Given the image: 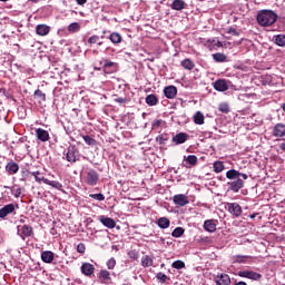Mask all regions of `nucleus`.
<instances>
[{"instance_id": "nucleus-3", "label": "nucleus", "mask_w": 285, "mask_h": 285, "mask_svg": "<svg viewBox=\"0 0 285 285\" xmlns=\"http://www.w3.org/2000/svg\"><path fill=\"white\" fill-rule=\"evenodd\" d=\"M99 181V174L95 169H89L86 174L85 184L88 186H97Z\"/></svg>"}, {"instance_id": "nucleus-16", "label": "nucleus", "mask_w": 285, "mask_h": 285, "mask_svg": "<svg viewBox=\"0 0 285 285\" xmlns=\"http://www.w3.org/2000/svg\"><path fill=\"white\" fill-rule=\"evenodd\" d=\"M36 135L40 141H48L50 139V134L46 129L38 128Z\"/></svg>"}, {"instance_id": "nucleus-18", "label": "nucleus", "mask_w": 285, "mask_h": 285, "mask_svg": "<svg viewBox=\"0 0 285 285\" xmlns=\"http://www.w3.org/2000/svg\"><path fill=\"white\" fill-rule=\"evenodd\" d=\"M187 140H188V135L184 132H179L173 137L174 144H177V145L186 144Z\"/></svg>"}, {"instance_id": "nucleus-29", "label": "nucleus", "mask_w": 285, "mask_h": 285, "mask_svg": "<svg viewBox=\"0 0 285 285\" xmlns=\"http://www.w3.org/2000/svg\"><path fill=\"white\" fill-rule=\"evenodd\" d=\"M227 179H239V171L230 169L226 173Z\"/></svg>"}, {"instance_id": "nucleus-10", "label": "nucleus", "mask_w": 285, "mask_h": 285, "mask_svg": "<svg viewBox=\"0 0 285 285\" xmlns=\"http://www.w3.org/2000/svg\"><path fill=\"white\" fill-rule=\"evenodd\" d=\"M228 185L230 186V190H233L234 193H239V190L244 188V180H242L240 178H236L234 181L228 183Z\"/></svg>"}, {"instance_id": "nucleus-6", "label": "nucleus", "mask_w": 285, "mask_h": 285, "mask_svg": "<svg viewBox=\"0 0 285 285\" xmlns=\"http://www.w3.org/2000/svg\"><path fill=\"white\" fill-rule=\"evenodd\" d=\"M14 213V204L6 205L0 209V219H6L8 215H12Z\"/></svg>"}, {"instance_id": "nucleus-20", "label": "nucleus", "mask_w": 285, "mask_h": 285, "mask_svg": "<svg viewBox=\"0 0 285 285\" xmlns=\"http://www.w3.org/2000/svg\"><path fill=\"white\" fill-rule=\"evenodd\" d=\"M41 259L45 262V264H51V262L55 259V254L50 250H46L41 254Z\"/></svg>"}, {"instance_id": "nucleus-15", "label": "nucleus", "mask_w": 285, "mask_h": 285, "mask_svg": "<svg viewBox=\"0 0 285 285\" xmlns=\"http://www.w3.org/2000/svg\"><path fill=\"white\" fill-rule=\"evenodd\" d=\"M36 32L39 37H46L50 35V28L47 24H38L36 27Z\"/></svg>"}, {"instance_id": "nucleus-50", "label": "nucleus", "mask_w": 285, "mask_h": 285, "mask_svg": "<svg viewBox=\"0 0 285 285\" xmlns=\"http://www.w3.org/2000/svg\"><path fill=\"white\" fill-rule=\"evenodd\" d=\"M229 35H235L237 37V35H239V32L237 31V29L230 28L229 29Z\"/></svg>"}, {"instance_id": "nucleus-14", "label": "nucleus", "mask_w": 285, "mask_h": 285, "mask_svg": "<svg viewBox=\"0 0 285 285\" xmlns=\"http://www.w3.org/2000/svg\"><path fill=\"white\" fill-rule=\"evenodd\" d=\"M81 273L87 277H90L95 273V266L90 263H83L81 266Z\"/></svg>"}, {"instance_id": "nucleus-43", "label": "nucleus", "mask_w": 285, "mask_h": 285, "mask_svg": "<svg viewBox=\"0 0 285 285\" xmlns=\"http://www.w3.org/2000/svg\"><path fill=\"white\" fill-rule=\"evenodd\" d=\"M100 278L101 279H110V272H108L106 269H101L100 271Z\"/></svg>"}, {"instance_id": "nucleus-58", "label": "nucleus", "mask_w": 285, "mask_h": 285, "mask_svg": "<svg viewBox=\"0 0 285 285\" xmlns=\"http://www.w3.org/2000/svg\"><path fill=\"white\" fill-rule=\"evenodd\" d=\"M283 110L285 111V104L282 106Z\"/></svg>"}, {"instance_id": "nucleus-48", "label": "nucleus", "mask_w": 285, "mask_h": 285, "mask_svg": "<svg viewBox=\"0 0 285 285\" xmlns=\"http://www.w3.org/2000/svg\"><path fill=\"white\" fill-rule=\"evenodd\" d=\"M157 279H159L160 282H166L167 276L164 273H158L157 274Z\"/></svg>"}, {"instance_id": "nucleus-35", "label": "nucleus", "mask_w": 285, "mask_h": 285, "mask_svg": "<svg viewBox=\"0 0 285 285\" xmlns=\"http://www.w3.org/2000/svg\"><path fill=\"white\" fill-rule=\"evenodd\" d=\"M173 268H176L177 271H181V268L186 267V264L183 261H175L171 264Z\"/></svg>"}, {"instance_id": "nucleus-28", "label": "nucleus", "mask_w": 285, "mask_h": 285, "mask_svg": "<svg viewBox=\"0 0 285 285\" xmlns=\"http://www.w3.org/2000/svg\"><path fill=\"white\" fill-rule=\"evenodd\" d=\"M157 101H158V99H157V96H155V95H148L146 97V104L148 106H157Z\"/></svg>"}, {"instance_id": "nucleus-39", "label": "nucleus", "mask_w": 285, "mask_h": 285, "mask_svg": "<svg viewBox=\"0 0 285 285\" xmlns=\"http://www.w3.org/2000/svg\"><path fill=\"white\" fill-rule=\"evenodd\" d=\"M89 197H91V199H96L97 202H104V199H106L104 194H90Z\"/></svg>"}, {"instance_id": "nucleus-45", "label": "nucleus", "mask_w": 285, "mask_h": 285, "mask_svg": "<svg viewBox=\"0 0 285 285\" xmlns=\"http://www.w3.org/2000/svg\"><path fill=\"white\" fill-rule=\"evenodd\" d=\"M99 41V36H91L88 39V43L92 45V43H97Z\"/></svg>"}, {"instance_id": "nucleus-57", "label": "nucleus", "mask_w": 285, "mask_h": 285, "mask_svg": "<svg viewBox=\"0 0 285 285\" xmlns=\"http://www.w3.org/2000/svg\"><path fill=\"white\" fill-rule=\"evenodd\" d=\"M33 3H38V1H41V0H31Z\"/></svg>"}, {"instance_id": "nucleus-52", "label": "nucleus", "mask_w": 285, "mask_h": 285, "mask_svg": "<svg viewBox=\"0 0 285 285\" xmlns=\"http://www.w3.org/2000/svg\"><path fill=\"white\" fill-rule=\"evenodd\" d=\"M115 101H117V104H126L125 98H116Z\"/></svg>"}, {"instance_id": "nucleus-8", "label": "nucleus", "mask_w": 285, "mask_h": 285, "mask_svg": "<svg viewBox=\"0 0 285 285\" xmlns=\"http://www.w3.org/2000/svg\"><path fill=\"white\" fill-rule=\"evenodd\" d=\"M214 88L218 92H226V90H228V82H226L224 79L216 80L214 82Z\"/></svg>"}, {"instance_id": "nucleus-24", "label": "nucleus", "mask_w": 285, "mask_h": 285, "mask_svg": "<svg viewBox=\"0 0 285 285\" xmlns=\"http://www.w3.org/2000/svg\"><path fill=\"white\" fill-rule=\"evenodd\" d=\"M181 66L185 70H193V68H195V62L190 59H185L181 61Z\"/></svg>"}, {"instance_id": "nucleus-25", "label": "nucleus", "mask_w": 285, "mask_h": 285, "mask_svg": "<svg viewBox=\"0 0 285 285\" xmlns=\"http://www.w3.org/2000/svg\"><path fill=\"white\" fill-rule=\"evenodd\" d=\"M141 266H144L145 268H148V267L153 266V258L148 255L142 256Z\"/></svg>"}, {"instance_id": "nucleus-46", "label": "nucleus", "mask_w": 285, "mask_h": 285, "mask_svg": "<svg viewBox=\"0 0 285 285\" xmlns=\"http://www.w3.org/2000/svg\"><path fill=\"white\" fill-rule=\"evenodd\" d=\"M11 195H14L16 197H21V188H13L11 190Z\"/></svg>"}, {"instance_id": "nucleus-36", "label": "nucleus", "mask_w": 285, "mask_h": 285, "mask_svg": "<svg viewBox=\"0 0 285 285\" xmlns=\"http://www.w3.org/2000/svg\"><path fill=\"white\" fill-rule=\"evenodd\" d=\"M35 97L39 99V101H46V94H43L40 89L35 91Z\"/></svg>"}, {"instance_id": "nucleus-4", "label": "nucleus", "mask_w": 285, "mask_h": 285, "mask_svg": "<svg viewBox=\"0 0 285 285\" xmlns=\"http://www.w3.org/2000/svg\"><path fill=\"white\" fill-rule=\"evenodd\" d=\"M239 277H246L247 279H262V274L253 271H242L238 272Z\"/></svg>"}, {"instance_id": "nucleus-32", "label": "nucleus", "mask_w": 285, "mask_h": 285, "mask_svg": "<svg viewBox=\"0 0 285 285\" xmlns=\"http://www.w3.org/2000/svg\"><path fill=\"white\" fill-rule=\"evenodd\" d=\"M213 59L217 61L218 63H224L226 61V55L224 53H214Z\"/></svg>"}, {"instance_id": "nucleus-44", "label": "nucleus", "mask_w": 285, "mask_h": 285, "mask_svg": "<svg viewBox=\"0 0 285 285\" xmlns=\"http://www.w3.org/2000/svg\"><path fill=\"white\" fill-rule=\"evenodd\" d=\"M229 107H228V104H226V102H223V104H220L219 105V111L220 112H229Z\"/></svg>"}, {"instance_id": "nucleus-9", "label": "nucleus", "mask_w": 285, "mask_h": 285, "mask_svg": "<svg viewBox=\"0 0 285 285\" xmlns=\"http://www.w3.org/2000/svg\"><path fill=\"white\" fill-rule=\"evenodd\" d=\"M216 285H230V276L228 274H218L215 278Z\"/></svg>"}, {"instance_id": "nucleus-41", "label": "nucleus", "mask_w": 285, "mask_h": 285, "mask_svg": "<svg viewBox=\"0 0 285 285\" xmlns=\"http://www.w3.org/2000/svg\"><path fill=\"white\" fill-rule=\"evenodd\" d=\"M22 233H23V235L29 237V235H32V227H30L28 225L22 226Z\"/></svg>"}, {"instance_id": "nucleus-13", "label": "nucleus", "mask_w": 285, "mask_h": 285, "mask_svg": "<svg viewBox=\"0 0 285 285\" xmlns=\"http://www.w3.org/2000/svg\"><path fill=\"white\" fill-rule=\"evenodd\" d=\"M253 257L248 255H236L233 257L234 264H248Z\"/></svg>"}, {"instance_id": "nucleus-2", "label": "nucleus", "mask_w": 285, "mask_h": 285, "mask_svg": "<svg viewBox=\"0 0 285 285\" xmlns=\"http://www.w3.org/2000/svg\"><path fill=\"white\" fill-rule=\"evenodd\" d=\"M31 175L32 177H35L38 184H41V181H43V184H47V186H52V188H56L57 190H61V188H63V185H61V183L59 181L49 180L48 178L40 177L39 175L41 174L39 171H33L31 173Z\"/></svg>"}, {"instance_id": "nucleus-34", "label": "nucleus", "mask_w": 285, "mask_h": 285, "mask_svg": "<svg viewBox=\"0 0 285 285\" xmlns=\"http://www.w3.org/2000/svg\"><path fill=\"white\" fill-rule=\"evenodd\" d=\"M186 161L189 166H196L197 165V156L189 155V156H187Z\"/></svg>"}, {"instance_id": "nucleus-7", "label": "nucleus", "mask_w": 285, "mask_h": 285, "mask_svg": "<svg viewBox=\"0 0 285 285\" xmlns=\"http://www.w3.org/2000/svg\"><path fill=\"white\" fill-rule=\"evenodd\" d=\"M173 200H174V204H176V206H186L189 204L188 197L184 194L175 195Z\"/></svg>"}, {"instance_id": "nucleus-49", "label": "nucleus", "mask_w": 285, "mask_h": 285, "mask_svg": "<svg viewBox=\"0 0 285 285\" xmlns=\"http://www.w3.org/2000/svg\"><path fill=\"white\" fill-rule=\"evenodd\" d=\"M112 66H115V62H112V61H106L105 62V69L106 68H112Z\"/></svg>"}, {"instance_id": "nucleus-56", "label": "nucleus", "mask_w": 285, "mask_h": 285, "mask_svg": "<svg viewBox=\"0 0 285 285\" xmlns=\"http://www.w3.org/2000/svg\"><path fill=\"white\" fill-rule=\"evenodd\" d=\"M236 285H246L244 282H238Z\"/></svg>"}, {"instance_id": "nucleus-37", "label": "nucleus", "mask_w": 285, "mask_h": 285, "mask_svg": "<svg viewBox=\"0 0 285 285\" xmlns=\"http://www.w3.org/2000/svg\"><path fill=\"white\" fill-rule=\"evenodd\" d=\"M214 170L216 173H222L224 170V163L222 161H215L214 163Z\"/></svg>"}, {"instance_id": "nucleus-38", "label": "nucleus", "mask_w": 285, "mask_h": 285, "mask_svg": "<svg viewBox=\"0 0 285 285\" xmlns=\"http://www.w3.org/2000/svg\"><path fill=\"white\" fill-rule=\"evenodd\" d=\"M184 235V228L177 227L173 230L171 236L173 237H181Z\"/></svg>"}, {"instance_id": "nucleus-12", "label": "nucleus", "mask_w": 285, "mask_h": 285, "mask_svg": "<svg viewBox=\"0 0 285 285\" xmlns=\"http://www.w3.org/2000/svg\"><path fill=\"white\" fill-rule=\"evenodd\" d=\"M164 95L167 99H175L177 97V87L168 86L164 89Z\"/></svg>"}, {"instance_id": "nucleus-19", "label": "nucleus", "mask_w": 285, "mask_h": 285, "mask_svg": "<svg viewBox=\"0 0 285 285\" xmlns=\"http://www.w3.org/2000/svg\"><path fill=\"white\" fill-rule=\"evenodd\" d=\"M274 137H284L285 136V125L277 124L273 130Z\"/></svg>"}, {"instance_id": "nucleus-31", "label": "nucleus", "mask_w": 285, "mask_h": 285, "mask_svg": "<svg viewBox=\"0 0 285 285\" xmlns=\"http://www.w3.org/2000/svg\"><path fill=\"white\" fill-rule=\"evenodd\" d=\"M275 43L276 46H279L281 48L285 47V36L284 35H278L275 37Z\"/></svg>"}, {"instance_id": "nucleus-53", "label": "nucleus", "mask_w": 285, "mask_h": 285, "mask_svg": "<svg viewBox=\"0 0 285 285\" xmlns=\"http://www.w3.org/2000/svg\"><path fill=\"white\" fill-rule=\"evenodd\" d=\"M279 148H281V150H284V151H285V142H281V144H279Z\"/></svg>"}, {"instance_id": "nucleus-17", "label": "nucleus", "mask_w": 285, "mask_h": 285, "mask_svg": "<svg viewBox=\"0 0 285 285\" xmlns=\"http://www.w3.org/2000/svg\"><path fill=\"white\" fill-rule=\"evenodd\" d=\"M6 170L8 175H17L19 173V165L14 161L7 164Z\"/></svg>"}, {"instance_id": "nucleus-42", "label": "nucleus", "mask_w": 285, "mask_h": 285, "mask_svg": "<svg viewBox=\"0 0 285 285\" xmlns=\"http://www.w3.org/2000/svg\"><path fill=\"white\" fill-rule=\"evenodd\" d=\"M115 266H117V261H115V258H110L108 262H107V267L109 271H112L115 268Z\"/></svg>"}, {"instance_id": "nucleus-55", "label": "nucleus", "mask_w": 285, "mask_h": 285, "mask_svg": "<svg viewBox=\"0 0 285 285\" xmlns=\"http://www.w3.org/2000/svg\"><path fill=\"white\" fill-rule=\"evenodd\" d=\"M154 126H157V127L161 126V120H157V121L154 124Z\"/></svg>"}, {"instance_id": "nucleus-27", "label": "nucleus", "mask_w": 285, "mask_h": 285, "mask_svg": "<svg viewBox=\"0 0 285 285\" xmlns=\"http://www.w3.org/2000/svg\"><path fill=\"white\" fill-rule=\"evenodd\" d=\"M79 30H81V24H79L78 22H72L68 26V32H79Z\"/></svg>"}, {"instance_id": "nucleus-1", "label": "nucleus", "mask_w": 285, "mask_h": 285, "mask_svg": "<svg viewBox=\"0 0 285 285\" xmlns=\"http://www.w3.org/2000/svg\"><path fill=\"white\" fill-rule=\"evenodd\" d=\"M277 21V16L275 12L271 10H263L257 14V22L259 26L264 28H268V26H273Z\"/></svg>"}, {"instance_id": "nucleus-33", "label": "nucleus", "mask_w": 285, "mask_h": 285, "mask_svg": "<svg viewBox=\"0 0 285 285\" xmlns=\"http://www.w3.org/2000/svg\"><path fill=\"white\" fill-rule=\"evenodd\" d=\"M67 161H77V155L75 154V149H68Z\"/></svg>"}, {"instance_id": "nucleus-23", "label": "nucleus", "mask_w": 285, "mask_h": 285, "mask_svg": "<svg viewBox=\"0 0 285 285\" xmlns=\"http://www.w3.org/2000/svg\"><path fill=\"white\" fill-rule=\"evenodd\" d=\"M194 124H197L198 126H203V124H204V114H202V111H197L194 115Z\"/></svg>"}, {"instance_id": "nucleus-30", "label": "nucleus", "mask_w": 285, "mask_h": 285, "mask_svg": "<svg viewBox=\"0 0 285 285\" xmlns=\"http://www.w3.org/2000/svg\"><path fill=\"white\" fill-rule=\"evenodd\" d=\"M109 39L111 43H121V35H119L118 32L111 33Z\"/></svg>"}, {"instance_id": "nucleus-59", "label": "nucleus", "mask_w": 285, "mask_h": 285, "mask_svg": "<svg viewBox=\"0 0 285 285\" xmlns=\"http://www.w3.org/2000/svg\"><path fill=\"white\" fill-rule=\"evenodd\" d=\"M104 42H99L98 46H101Z\"/></svg>"}, {"instance_id": "nucleus-54", "label": "nucleus", "mask_w": 285, "mask_h": 285, "mask_svg": "<svg viewBox=\"0 0 285 285\" xmlns=\"http://www.w3.org/2000/svg\"><path fill=\"white\" fill-rule=\"evenodd\" d=\"M239 177H243L244 179H248V175L239 173Z\"/></svg>"}, {"instance_id": "nucleus-51", "label": "nucleus", "mask_w": 285, "mask_h": 285, "mask_svg": "<svg viewBox=\"0 0 285 285\" xmlns=\"http://www.w3.org/2000/svg\"><path fill=\"white\" fill-rule=\"evenodd\" d=\"M78 6H86V3L88 2V0H75Z\"/></svg>"}, {"instance_id": "nucleus-40", "label": "nucleus", "mask_w": 285, "mask_h": 285, "mask_svg": "<svg viewBox=\"0 0 285 285\" xmlns=\"http://www.w3.org/2000/svg\"><path fill=\"white\" fill-rule=\"evenodd\" d=\"M83 141L88 146H95V144H97V141L92 137H90V136H83Z\"/></svg>"}, {"instance_id": "nucleus-47", "label": "nucleus", "mask_w": 285, "mask_h": 285, "mask_svg": "<svg viewBox=\"0 0 285 285\" xmlns=\"http://www.w3.org/2000/svg\"><path fill=\"white\" fill-rule=\"evenodd\" d=\"M77 250L79 253H86V245H83V243L78 244Z\"/></svg>"}, {"instance_id": "nucleus-21", "label": "nucleus", "mask_w": 285, "mask_h": 285, "mask_svg": "<svg viewBox=\"0 0 285 285\" xmlns=\"http://www.w3.org/2000/svg\"><path fill=\"white\" fill-rule=\"evenodd\" d=\"M204 228L207 233H215L217 230V224H215V220H205Z\"/></svg>"}, {"instance_id": "nucleus-11", "label": "nucleus", "mask_w": 285, "mask_h": 285, "mask_svg": "<svg viewBox=\"0 0 285 285\" xmlns=\"http://www.w3.org/2000/svg\"><path fill=\"white\" fill-rule=\"evenodd\" d=\"M228 212L230 215H234V217H239L242 215V206L237 203H230L228 206Z\"/></svg>"}, {"instance_id": "nucleus-26", "label": "nucleus", "mask_w": 285, "mask_h": 285, "mask_svg": "<svg viewBox=\"0 0 285 285\" xmlns=\"http://www.w3.org/2000/svg\"><path fill=\"white\" fill-rule=\"evenodd\" d=\"M158 226H159V228H168L170 226V219H168L166 217L159 218Z\"/></svg>"}, {"instance_id": "nucleus-22", "label": "nucleus", "mask_w": 285, "mask_h": 285, "mask_svg": "<svg viewBox=\"0 0 285 285\" xmlns=\"http://www.w3.org/2000/svg\"><path fill=\"white\" fill-rule=\"evenodd\" d=\"M186 8V2L184 0H174L171 3V10H184Z\"/></svg>"}, {"instance_id": "nucleus-5", "label": "nucleus", "mask_w": 285, "mask_h": 285, "mask_svg": "<svg viewBox=\"0 0 285 285\" xmlns=\"http://www.w3.org/2000/svg\"><path fill=\"white\" fill-rule=\"evenodd\" d=\"M99 222L100 224H102V226H105L106 228H115V226H117V222H115V219L108 217V216H100L99 217Z\"/></svg>"}]
</instances>
